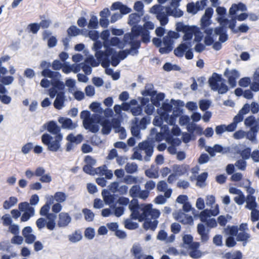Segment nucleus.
<instances>
[{
    "label": "nucleus",
    "instance_id": "nucleus-1",
    "mask_svg": "<svg viewBox=\"0 0 259 259\" xmlns=\"http://www.w3.org/2000/svg\"><path fill=\"white\" fill-rule=\"evenodd\" d=\"M181 0H171L170 6L164 7L155 5L150 9V12L156 15L157 19L162 26L165 25L168 22V16L179 18L183 15V12L178 8Z\"/></svg>",
    "mask_w": 259,
    "mask_h": 259
},
{
    "label": "nucleus",
    "instance_id": "nucleus-2",
    "mask_svg": "<svg viewBox=\"0 0 259 259\" xmlns=\"http://www.w3.org/2000/svg\"><path fill=\"white\" fill-rule=\"evenodd\" d=\"M149 30L141 26H135L132 27L131 32L125 33L124 40L126 43L132 46V49H138L140 47L141 41L139 37L142 36L143 42L147 43L150 41Z\"/></svg>",
    "mask_w": 259,
    "mask_h": 259
},
{
    "label": "nucleus",
    "instance_id": "nucleus-3",
    "mask_svg": "<svg viewBox=\"0 0 259 259\" xmlns=\"http://www.w3.org/2000/svg\"><path fill=\"white\" fill-rule=\"evenodd\" d=\"M41 75L51 78L52 87L49 90V95L51 98H54L60 92H63L64 90L65 85L60 80L61 75L59 72L53 71L50 69H44L41 72Z\"/></svg>",
    "mask_w": 259,
    "mask_h": 259
},
{
    "label": "nucleus",
    "instance_id": "nucleus-4",
    "mask_svg": "<svg viewBox=\"0 0 259 259\" xmlns=\"http://www.w3.org/2000/svg\"><path fill=\"white\" fill-rule=\"evenodd\" d=\"M80 118L83 120L84 128L94 133L99 131L98 124L101 121V116L99 114H93L91 115L89 111L84 110L80 113Z\"/></svg>",
    "mask_w": 259,
    "mask_h": 259
},
{
    "label": "nucleus",
    "instance_id": "nucleus-5",
    "mask_svg": "<svg viewBox=\"0 0 259 259\" xmlns=\"http://www.w3.org/2000/svg\"><path fill=\"white\" fill-rule=\"evenodd\" d=\"M128 208L131 211V219L142 222L147 219V213L150 208V206L149 204L139 205L137 200H133L129 204Z\"/></svg>",
    "mask_w": 259,
    "mask_h": 259
},
{
    "label": "nucleus",
    "instance_id": "nucleus-6",
    "mask_svg": "<svg viewBox=\"0 0 259 259\" xmlns=\"http://www.w3.org/2000/svg\"><path fill=\"white\" fill-rule=\"evenodd\" d=\"M102 44L100 41H96L93 46V49L95 51V56L97 58V54L99 53L100 56H106L109 58L110 64L113 66H116L120 62V59L118 57L115 51L111 48L102 50Z\"/></svg>",
    "mask_w": 259,
    "mask_h": 259
},
{
    "label": "nucleus",
    "instance_id": "nucleus-7",
    "mask_svg": "<svg viewBox=\"0 0 259 259\" xmlns=\"http://www.w3.org/2000/svg\"><path fill=\"white\" fill-rule=\"evenodd\" d=\"M62 140L63 134H59L55 137H52L48 134H45L41 136L42 143L47 146L48 150L53 152L61 150Z\"/></svg>",
    "mask_w": 259,
    "mask_h": 259
},
{
    "label": "nucleus",
    "instance_id": "nucleus-8",
    "mask_svg": "<svg viewBox=\"0 0 259 259\" xmlns=\"http://www.w3.org/2000/svg\"><path fill=\"white\" fill-rule=\"evenodd\" d=\"M208 83L211 89L218 91L220 94L226 93L229 89L225 83V80L222 78L221 75L213 73L209 78Z\"/></svg>",
    "mask_w": 259,
    "mask_h": 259
},
{
    "label": "nucleus",
    "instance_id": "nucleus-9",
    "mask_svg": "<svg viewBox=\"0 0 259 259\" xmlns=\"http://www.w3.org/2000/svg\"><path fill=\"white\" fill-rule=\"evenodd\" d=\"M219 213L218 205H216L213 209H204L199 214L200 220L202 222L205 223V225L209 228H214L217 226L215 219L211 218V216H215Z\"/></svg>",
    "mask_w": 259,
    "mask_h": 259
},
{
    "label": "nucleus",
    "instance_id": "nucleus-10",
    "mask_svg": "<svg viewBox=\"0 0 259 259\" xmlns=\"http://www.w3.org/2000/svg\"><path fill=\"white\" fill-rule=\"evenodd\" d=\"M139 149L141 151H143L146 156L143 158L142 154L139 151H135L133 153L132 158L133 159H137L140 161L143 159L145 161H149L150 157L152 156L153 153V147L148 141H144L139 144Z\"/></svg>",
    "mask_w": 259,
    "mask_h": 259
},
{
    "label": "nucleus",
    "instance_id": "nucleus-11",
    "mask_svg": "<svg viewBox=\"0 0 259 259\" xmlns=\"http://www.w3.org/2000/svg\"><path fill=\"white\" fill-rule=\"evenodd\" d=\"M57 215L55 213H50L47 218H40L36 221V225L39 230H41L46 226L47 229L52 231L56 227V219Z\"/></svg>",
    "mask_w": 259,
    "mask_h": 259
},
{
    "label": "nucleus",
    "instance_id": "nucleus-12",
    "mask_svg": "<svg viewBox=\"0 0 259 259\" xmlns=\"http://www.w3.org/2000/svg\"><path fill=\"white\" fill-rule=\"evenodd\" d=\"M18 207L20 211H24L21 218V222H26L28 221L31 217L34 215V208L31 206L29 203L27 202L20 203Z\"/></svg>",
    "mask_w": 259,
    "mask_h": 259
},
{
    "label": "nucleus",
    "instance_id": "nucleus-13",
    "mask_svg": "<svg viewBox=\"0 0 259 259\" xmlns=\"http://www.w3.org/2000/svg\"><path fill=\"white\" fill-rule=\"evenodd\" d=\"M158 113L159 114L160 117H156L154 118L153 120L154 125L161 127L163 121L171 125H172V124L176 123V117L175 116H169V114L166 113H160V111H158Z\"/></svg>",
    "mask_w": 259,
    "mask_h": 259
},
{
    "label": "nucleus",
    "instance_id": "nucleus-14",
    "mask_svg": "<svg viewBox=\"0 0 259 259\" xmlns=\"http://www.w3.org/2000/svg\"><path fill=\"white\" fill-rule=\"evenodd\" d=\"M129 194L133 198H139L145 200L149 195V192L147 190H142L140 185L133 186L129 190Z\"/></svg>",
    "mask_w": 259,
    "mask_h": 259
},
{
    "label": "nucleus",
    "instance_id": "nucleus-15",
    "mask_svg": "<svg viewBox=\"0 0 259 259\" xmlns=\"http://www.w3.org/2000/svg\"><path fill=\"white\" fill-rule=\"evenodd\" d=\"M151 134L152 135L155 134V140L160 142L164 138H165L166 140V137L170 136V130L167 125H162L159 133H157V130L153 128L151 130Z\"/></svg>",
    "mask_w": 259,
    "mask_h": 259
},
{
    "label": "nucleus",
    "instance_id": "nucleus-16",
    "mask_svg": "<svg viewBox=\"0 0 259 259\" xmlns=\"http://www.w3.org/2000/svg\"><path fill=\"white\" fill-rule=\"evenodd\" d=\"M213 13L211 8H208L205 10V13L201 19V28L204 30L206 27L211 24V18Z\"/></svg>",
    "mask_w": 259,
    "mask_h": 259
},
{
    "label": "nucleus",
    "instance_id": "nucleus-17",
    "mask_svg": "<svg viewBox=\"0 0 259 259\" xmlns=\"http://www.w3.org/2000/svg\"><path fill=\"white\" fill-rule=\"evenodd\" d=\"M224 75L228 79V82L232 88H234L236 85V79L240 76L239 72L236 70H229L226 69L224 73Z\"/></svg>",
    "mask_w": 259,
    "mask_h": 259
},
{
    "label": "nucleus",
    "instance_id": "nucleus-18",
    "mask_svg": "<svg viewBox=\"0 0 259 259\" xmlns=\"http://www.w3.org/2000/svg\"><path fill=\"white\" fill-rule=\"evenodd\" d=\"M58 122L63 128L68 130H73L78 126L76 122H73L70 118L67 117H61L58 119Z\"/></svg>",
    "mask_w": 259,
    "mask_h": 259
},
{
    "label": "nucleus",
    "instance_id": "nucleus-19",
    "mask_svg": "<svg viewBox=\"0 0 259 259\" xmlns=\"http://www.w3.org/2000/svg\"><path fill=\"white\" fill-rule=\"evenodd\" d=\"M197 232L200 237V240L203 243L206 242L209 239V230L204 225L198 224L197 227Z\"/></svg>",
    "mask_w": 259,
    "mask_h": 259
},
{
    "label": "nucleus",
    "instance_id": "nucleus-20",
    "mask_svg": "<svg viewBox=\"0 0 259 259\" xmlns=\"http://www.w3.org/2000/svg\"><path fill=\"white\" fill-rule=\"evenodd\" d=\"M193 238L191 235H185L183 237V246L189 249H197L199 247V243L193 242Z\"/></svg>",
    "mask_w": 259,
    "mask_h": 259
},
{
    "label": "nucleus",
    "instance_id": "nucleus-21",
    "mask_svg": "<svg viewBox=\"0 0 259 259\" xmlns=\"http://www.w3.org/2000/svg\"><path fill=\"white\" fill-rule=\"evenodd\" d=\"M71 218L67 212H62L59 214L57 225L60 228L67 227L71 222Z\"/></svg>",
    "mask_w": 259,
    "mask_h": 259
},
{
    "label": "nucleus",
    "instance_id": "nucleus-22",
    "mask_svg": "<svg viewBox=\"0 0 259 259\" xmlns=\"http://www.w3.org/2000/svg\"><path fill=\"white\" fill-rule=\"evenodd\" d=\"M97 60L101 62L102 66L105 68V72L107 74L112 75L113 73V70L109 67L110 61L108 57L106 56H100L98 53L97 54Z\"/></svg>",
    "mask_w": 259,
    "mask_h": 259
},
{
    "label": "nucleus",
    "instance_id": "nucleus-23",
    "mask_svg": "<svg viewBox=\"0 0 259 259\" xmlns=\"http://www.w3.org/2000/svg\"><path fill=\"white\" fill-rule=\"evenodd\" d=\"M32 229L31 227L27 226L22 230V235L25 238V241L27 244L33 243L36 239V236L32 234Z\"/></svg>",
    "mask_w": 259,
    "mask_h": 259
},
{
    "label": "nucleus",
    "instance_id": "nucleus-24",
    "mask_svg": "<svg viewBox=\"0 0 259 259\" xmlns=\"http://www.w3.org/2000/svg\"><path fill=\"white\" fill-rule=\"evenodd\" d=\"M44 127L51 134L57 136L59 134H62L61 133V128L54 121H50L44 125Z\"/></svg>",
    "mask_w": 259,
    "mask_h": 259
},
{
    "label": "nucleus",
    "instance_id": "nucleus-25",
    "mask_svg": "<svg viewBox=\"0 0 259 259\" xmlns=\"http://www.w3.org/2000/svg\"><path fill=\"white\" fill-rule=\"evenodd\" d=\"M56 98L54 100L53 105L58 110L62 109L65 106V95L63 92H60L56 95Z\"/></svg>",
    "mask_w": 259,
    "mask_h": 259
},
{
    "label": "nucleus",
    "instance_id": "nucleus-26",
    "mask_svg": "<svg viewBox=\"0 0 259 259\" xmlns=\"http://www.w3.org/2000/svg\"><path fill=\"white\" fill-rule=\"evenodd\" d=\"M175 219L184 224L191 225L193 223V220L191 216L186 214L180 211L175 214Z\"/></svg>",
    "mask_w": 259,
    "mask_h": 259
},
{
    "label": "nucleus",
    "instance_id": "nucleus-27",
    "mask_svg": "<svg viewBox=\"0 0 259 259\" xmlns=\"http://www.w3.org/2000/svg\"><path fill=\"white\" fill-rule=\"evenodd\" d=\"M112 11L119 10H120L119 13L121 15H126L130 13L132 11V9L128 8L127 6L122 4L121 2H117L113 3L111 7Z\"/></svg>",
    "mask_w": 259,
    "mask_h": 259
},
{
    "label": "nucleus",
    "instance_id": "nucleus-28",
    "mask_svg": "<svg viewBox=\"0 0 259 259\" xmlns=\"http://www.w3.org/2000/svg\"><path fill=\"white\" fill-rule=\"evenodd\" d=\"M157 239L160 241H164L167 243H170L175 241V235L171 234L169 237H167V233L165 231L161 230L159 231L157 234Z\"/></svg>",
    "mask_w": 259,
    "mask_h": 259
},
{
    "label": "nucleus",
    "instance_id": "nucleus-29",
    "mask_svg": "<svg viewBox=\"0 0 259 259\" xmlns=\"http://www.w3.org/2000/svg\"><path fill=\"white\" fill-rule=\"evenodd\" d=\"M259 128L257 125L256 126H253L250 127L249 131L247 132H246L245 137L247 139L251 141L252 142L256 143V136Z\"/></svg>",
    "mask_w": 259,
    "mask_h": 259
},
{
    "label": "nucleus",
    "instance_id": "nucleus-30",
    "mask_svg": "<svg viewBox=\"0 0 259 259\" xmlns=\"http://www.w3.org/2000/svg\"><path fill=\"white\" fill-rule=\"evenodd\" d=\"M227 29L225 27H217L214 30L215 34L219 35V41L224 42L228 40V36L227 34Z\"/></svg>",
    "mask_w": 259,
    "mask_h": 259
},
{
    "label": "nucleus",
    "instance_id": "nucleus-31",
    "mask_svg": "<svg viewBox=\"0 0 259 259\" xmlns=\"http://www.w3.org/2000/svg\"><path fill=\"white\" fill-rule=\"evenodd\" d=\"M246 11L247 7L244 4L242 3H239L238 4H234L229 9V14L231 16H234L238 11L244 12Z\"/></svg>",
    "mask_w": 259,
    "mask_h": 259
},
{
    "label": "nucleus",
    "instance_id": "nucleus-32",
    "mask_svg": "<svg viewBox=\"0 0 259 259\" xmlns=\"http://www.w3.org/2000/svg\"><path fill=\"white\" fill-rule=\"evenodd\" d=\"M191 47V42L183 43L174 50V53L176 56L182 57L183 56L184 52Z\"/></svg>",
    "mask_w": 259,
    "mask_h": 259
},
{
    "label": "nucleus",
    "instance_id": "nucleus-33",
    "mask_svg": "<svg viewBox=\"0 0 259 259\" xmlns=\"http://www.w3.org/2000/svg\"><path fill=\"white\" fill-rule=\"evenodd\" d=\"M233 127V125H231L230 124L228 125L221 124L215 127V132L217 135H221L225 132H234Z\"/></svg>",
    "mask_w": 259,
    "mask_h": 259
},
{
    "label": "nucleus",
    "instance_id": "nucleus-34",
    "mask_svg": "<svg viewBox=\"0 0 259 259\" xmlns=\"http://www.w3.org/2000/svg\"><path fill=\"white\" fill-rule=\"evenodd\" d=\"M171 192L172 190L171 189L167 190L164 193V195H160L155 198L154 200L155 202L159 204L164 203L166 202V198H168L170 197Z\"/></svg>",
    "mask_w": 259,
    "mask_h": 259
},
{
    "label": "nucleus",
    "instance_id": "nucleus-35",
    "mask_svg": "<svg viewBox=\"0 0 259 259\" xmlns=\"http://www.w3.org/2000/svg\"><path fill=\"white\" fill-rule=\"evenodd\" d=\"M103 200L106 204L110 205L114 201V195L111 194L108 190H104L102 192Z\"/></svg>",
    "mask_w": 259,
    "mask_h": 259
},
{
    "label": "nucleus",
    "instance_id": "nucleus-36",
    "mask_svg": "<svg viewBox=\"0 0 259 259\" xmlns=\"http://www.w3.org/2000/svg\"><path fill=\"white\" fill-rule=\"evenodd\" d=\"M214 30L211 28H207L204 32L206 34V36L204 38V43L206 46H210L213 44L214 40L211 36Z\"/></svg>",
    "mask_w": 259,
    "mask_h": 259
},
{
    "label": "nucleus",
    "instance_id": "nucleus-37",
    "mask_svg": "<svg viewBox=\"0 0 259 259\" xmlns=\"http://www.w3.org/2000/svg\"><path fill=\"white\" fill-rule=\"evenodd\" d=\"M246 205L245 207L249 210L256 208L257 203L255 201V197L251 195H248L245 199Z\"/></svg>",
    "mask_w": 259,
    "mask_h": 259
},
{
    "label": "nucleus",
    "instance_id": "nucleus-38",
    "mask_svg": "<svg viewBox=\"0 0 259 259\" xmlns=\"http://www.w3.org/2000/svg\"><path fill=\"white\" fill-rule=\"evenodd\" d=\"M149 204L150 206V208L147 213V219H152L156 220L159 217L160 212L157 209L152 208V205L151 204Z\"/></svg>",
    "mask_w": 259,
    "mask_h": 259
},
{
    "label": "nucleus",
    "instance_id": "nucleus-39",
    "mask_svg": "<svg viewBox=\"0 0 259 259\" xmlns=\"http://www.w3.org/2000/svg\"><path fill=\"white\" fill-rule=\"evenodd\" d=\"M125 44L126 43L125 42L124 39L123 41H121L119 38L116 36L112 37L111 39L109 40V47L110 46H115L120 49L123 48Z\"/></svg>",
    "mask_w": 259,
    "mask_h": 259
},
{
    "label": "nucleus",
    "instance_id": "nucleus-40",
    "mask_svg": "<svg viewBox=\"0 0 259 259\" xmlns=\"http://www.w3.org/2000/svg\"><path fill=\"white\" fill-rule=\"evenodd\" d=\"M110 35V32L108 30H104L101 34V37L104 40L103 45H102V50H106V49L110 48L109 46L108 37Z\"/></svg>",
    "mask_w": 259,
    "mask_h": 259
},
{
    "label": "nucleus",
    "instance_id": "nucleus-41",
    "mask_svg": "<svg viewBox=\"0 0 259 259\" xmlns=\"http://www.w3.org/2000/svg\"><path fill=\"white\" fill-rule=\"evenodd\" d=\"M244 125L247 127L258 125L259 128V118L256 119L253 115L247 117L244 120Z\"/></svg>",
    "mask_w": 259,
    "mask_h": 259
},
{
    "label": "nucleus",
    "instance_id": "nucleus-42",
    "mask_svg": "<svg viewBox=\"0 0 259 259\" xmlns=\"http://www.w3.org/2000/svg\"><path fill=\"white\" fill-rule=\"evenodd\" d=\"M101 125L102 126V133L105 135H108L112 128V124L111 122L108 119L104 120L101 123Z\"/></svg>",
    "mask_w": 259,
    "mask_h": 259
},
{
    "label": "nucleus",
    "instance_id": "nucleus-43",
    "mask_svg": "<svg viewBox=\"0 0 259 259\" xmlns=\"http://www.w3.org/2000/svg\"><path fill=\"white\" fill-rule=\"evenodd\" d=\"M143 224V227L145 230L150 229L154 231L157 227L158 221L157 220H153V221L146 219Z\"/></svg>",
    "mask_w": 259,
    "mask_h": 259
},
{
    "label": "nucleus",
    "instance_id": "nucleus-44",
    "mask_svg": "<svg viewBox=\"0 0 259 259\" xmlns=\"http://www.w3.org/2000/svg\"><path fill=\"white\" fill-rule=\"evenodd\" d=\"M138 122L139 118L137 117H135V118L133 120V123L134 125L132 126L131 128L132 135L136 137H138L140 135V128L138 126Z\"/></svg>",
    "mask_w": 259,
    "mask_h": 259
},
{
    "label": "nucleus",
    "instance_id": "nucleus-45",
    "mask_svg": "<svg viewBox=\"0 0 259 259\" xmlns=\"http://www.w3.org/2000/svg\"><path fill=\"white\" fill-rule=\"evenodd\" d=\"M66 140L68 142L75 143L76 144H79L83 140V136L81 134L74 136L73 134H70L66 137Z\"/></svg>",
    "mask_w": 259,
    "mask_h": 259
},
{
    "label": "nucleus",
    "instance_id": "nucleus-46",
    "mask_svg": "<svg viewBox=\"0 0 259 259\" xmlns=\"http://www.w3.org/2000/svg\"><path fill=\"white\" fill-rule=\"evenodd\" d=\"M92 165L85 164L83 167L84 172L88 174L94 175L95 174L100 173L101 167H98L97 169L94 168Z\"/></svg>",
    "mask_w": 259,
    "mask_h": 259
},
{
    "label": "nucleus",
    "instance_id": "nucleus-47",
    "mask_svg": "<svg viewBox=\"0 0 259 259\" xmlns=\"http://www.w3.org/2000/svg\"><path fill=\"white\" fill-rule=\"evenodd\" d=\"M18 202V199L15 197H10L8 200L4 201L3 207L6 209H8L15 205Z\"/></svg>",
    "mask_w": 259,
    "mask_h": 259
},
{
    "label": "nucleus",
    "instance_id": "nucleus-48",
    "mask_svg": "<svg viewBox=\"0 0 259 259\" xmlns=\"http://www.w3.org/2000/svg\"><path fill=\"white\" fill-rule=\"evenodd\" d=\"M137 50V49H132L131 48L130 50H125L120 51L117 55L120 61L124 59L128 54H132L133 52H134L135 54H137L138 53V51Z\"/></svg>",
    "mask_w": 259,
    "mask_h": 259
},
{
    "label": "nucleus",
    "instance_id": "nucleus-49",
    "mask_svg": "<svg viewBox=\"0 0 259 259\" xmlns=\"http://www.w3.org/2000/svg\"><path fill=\"white\" fill-rule=\"evenodd\" d=\"M140 16L137 13H133L129 15L128 23L134 26L140 21Z\"/></svg>",
    "mask_w": 259,
    "mask_h": 259
},
{
    "label": "nucleus",
    "instance_id": "nucleus-50",
    "mask_svg": "<svg viewBox=\"0 0 259 259\" xmlns=\"http://www.w3.org/2000/svg\"><path fill=\"white\" fill-rule=\"evenodd\" d=\"M250 235L244 232H240L237 235V238L236 239L238 241H244L245 243H243V246H245L246 243V241L247 240L250 238Z\"/></svg>",
    "mask_w": 259,
    "mask_h": 259
},
{
    "label": "nucleus",
    "instance_id": "nucleus-51",
    "mask_svg": "<svg viewBox=\"0 0 259 259\" xmlns=\"http://www.w3.org/2000/svg\"><path fill=\"white\" fill-rule=\"evenodd\" d=\"M125 170L128 174H134L138 170V165L134 162L127 163L125 166Z\"/></svg>",
    "mask_w": 259,
    "mask_h": 259
},
{
    "label": "nucleus",
    "instance_id": "nucleus-52",
    "mask_svg": "<svg viewBox=\"0 0 259 259\" xmlns=\"http://www.w3.org/2000/svg\"><path fill=\"white\" fill-rule=\"evenodd\" d=\"M67 195L64 192H57L54 194L55 200L59 203H63L66 201Z\"/></svg>",
    "mask_w": 259,
    "mask_h": 259
},
{
    "label": "nucleus",
    "instance_id": "nucleus-53",
    "mask_svg": "<svg viewBox=\"0 0 259 259\" xmlns=\"http://www.w3.org/2000/svg\"><path fill=\"white\" fill-rule=\"evenodd\" d=\"M69 240L72 243H76L80 241L82 238V235L80 232L75 231L74 233L69 235Z\"/></svg>",
    "mask_w": 259,
    "mask_h": 259
},
{
    "label": "nucleus",
    "instance_id": "nucleus-54",
    "mask_svg": "<svg viewBox=\"0 0 259 259\" xmlns=\"http://www.w3.org/2000/svg\"><path fill=\"white\" fill-rule=\"evenodd\" d=\"M124 224L125 228L129 230L136 229L139 227L137 223L133 222L130 219H126Z\"/></svg>",
    "mask_w": 259,
    "mask_h": 259
},
{
    "label": "nucleus",
    "instance_id": "nucleus-55",
    "mask_svg": "<svg viewBox=\"0 0 259 259\" xmlns=\"http://www.w3.org/2000/svg\"><path fill=\"white\" fill-rule=\"evenodd\" d=\"M81 30L76 26L72 25L67 29V33L69 36H75L80 34Z\"/></svg>",
    "mask_w": 259,
    "mask_h": 259
},
{
    "label": "nucleus",
    "instance_id": "nucleus-56",
    "mask_svg": "<svg viewBox=\"0 0 259 259\" xmlns=\"http://www.w3.org/2000/svg\"><path fill=\"white\" fill-rule=\"evenodd\" d=\"M153 166H151L150 169H147L145 171V175L146 176L150 178H157L158 177V170L154 169Z\"/></svg>",
    "mask_w": 259,
    "mask_h": 259
},
{
    "label": "nucleus",
    "instance_id": "nucleus-57",
    "mask_svg": "<svg viewBox=\"0 0 259 259\" xmlns=\"http://www.w3.org/2000/svg\"><path fill=\"white\" fill-rule=\"evenodd\" d=\"M193 34L195 36L194 40L197 42H200L203 37L202 32L200 31L198 27L196 26H193Z\"/></svg>",
    "mask_w": 259,
    "mask_h": 259
},
{
    "label": "nucleus",
    "instance_id": "nucleus-58",
    "mask_svg": "<svg viewBox=\"0 0 259 259\" xmlns=\"http://www.w3.org/2000/svg\"><path fill=\"white\" fill-rule=\"evenodd\" d=\"M211 103V101L208 100H200L199 102V108L202 111H206L209 108Z\"/></svg>",
    "mask_w": 259,
    "mask_h": 259
},
{
    "label": "nucleus",
    "instance_id": "nucleus-59",
    "mask_svg": "<svg viewBox=\"0 0 259 259\" xmlns=\"http://www.w3.org/2000/svg\"><path fill=\"white\" fill-rule=\"evenodd\" d=\"M82 213L84 215V219L88 222L92 221L94 218V213L88 208H84L82 209Z\"/></svg>",
    "mask_w": 259,
    "mask_h": 259
},
{
    "label": "nucleus",
    "instance_id": "nucleus-60",
    "mask_svg": "<svg viewBox=\"0 0 259 259\" xmlns=\"http://www.w3.org/2000/svg\"><path fill=\"white\" fill-rule=\"evenodd\" d=\"M243 119V115L239 112L234 117L233 122L230 124V125L234 126V131L236 129L237 124L242 121Z\"/></svg>",
    "mask_w": 259,
    "mask_h": 259
},
{
    "label": "nucleus",
    "instance_id": "nucleus-61",
    "mask_svg": "<svg viewBox=\"0 0 259 259\" xmlns=\"http://www.w3.org/2000/svg\"><path fill=\"white\" fill-rule=\"evenodd\" d=\"M236 24V19L234 16L232 17L231 20H228L227 26L234 33H237V28H235Z\"/></svg>",
    "mask_w": 259,
    "mask_h": 259
},
{
    "label": "nucleus",
    "instance_id": "nucleus-62",
    "mask_svg": "<svg viewBox=\"0 0 259 259\" xmlns=\"http://www.w3.org/2000/svg\"><path fill=\"white\" fill-rule=\"evenodd\" d=\"M14 80V78L12 76H3L0 78V82L5 85L11 84Z\"/></svg>",
    "mask_w": 259,
    "mask_h": 259
},
{
    "label": "nucleus",
    "instance_id": "nucleus-63",
    "mask_svg": "<svg viewBox=\"0 0 259 259\" xmlns=\"http://www.w3.org/2000/svg\"><path fill=\"white\" fill-rule=\"evenodd\" d=\"M150 122V119L149 117L146 116L143 117L141 120L138 122V126L140 129L144 130L146 127V125Z\"/></svg>",
    "mask_w": 259,
    "mask_h": 259
},
{
    "label": "nucleus",
    "instance_id": "nucleus-64",
    "mask_svg": "<svg viewBox=\"0 0 259 259\" xmlns=\"http://www.w3.org/2000/svg\"><path fill=\"white\" fill-rule=\"evenodd\" d=\"M225 257L227 259H241L242 255V253L238 251L233 254L227 253L226 254Z\"/></svg>",
    "mask_w": 259,
    "mask_h": 259
}]
</instances>
